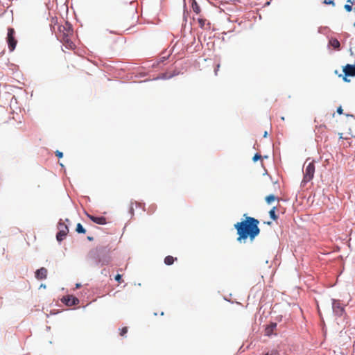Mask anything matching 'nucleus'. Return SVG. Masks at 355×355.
Instances as JSON below:
<instances>
[{
    "mask_svg": "<svg viewBox=\"0 0 355 355\" xmlns=\"http://www.w3.org/2000/svg\"><path fill=\"white\" fill-rule=\"evenodd\" d=\"M243 217L244 220L234 225L238 235L236 240L239 243H245L246 240L249 239L252 242L260 233L259 221L246 214H244Z\"/></svg>",
    "mask_w": 355,
    "mask_h": 355,
    "instance_id": "nucleus-1",
    "label": "nucleus"
},
{
    "mask_svg": "<svg viewBox=\"0 0 355 355\" xmlns=\"http://www.w3.org/2000/svg\"><path fill=\"white\" fill-rule=\"evenodd\" d=\"M55 35L58 39L60 40L67 49H75L76 45L72 41L73 31L71 25L69 22L64 21L63 24H58Z\"/></svg>",
    "mask_w": 355,
    "mask_h": 355,
    "instance_id": "nucleus-2",
    "label": "nucleus"
},
{
    "mask_svg": "<svg viewBox=\"0 0 355 355\" xmlns=\"http://www.w3.org/2000/svg\"><path fill=\"white\" fill-rule=\"evenodd\" d=\"M308 159L305 162V171L304 172V178L302 182L304 183L310 182L314 177L315 164L314 161L307 163Z\"/></svg>",
    "mask_w": 355,
    "mask_h": 355,
    "instance_id": "nucleus-3",
    "label": "nucleus"
},
{
    "mask_svg": "<svg viewBox=\"0 0 355 355\" xmlns=\"http://www.w3.org/2000/svg\"><path fill=\"white\" fill-rule=\"evenodd\" d=\"M343 71L344 74H339L338 76L342 77L344 82L349 83L350 80L348 79V77H355V64H347L343 67Z\"/></svg>",
    "mask_w": 355,
    "mask_h": 355,
    "instance_id": "nucleus-4",
    "label": "nucleus"
},
{
    "mask_svg": "<svg viewBox=\"0 0 355 355\" xmlns=\"http://www.w3.org/2000/svg\"><path fill=\"white\" fill-rule=\"evenodd\" d=\"M58 232L56 235L57 240L60 242L63 241L67 234L69 233V228L66 224H64L62 220H60L58 225Z\"/></svg>",
    "mask_w": 355,
    "mask_h": 355,
    "instance_id": "nucleus-5",
    "label": "nucleus"
},
{
    "mask_svg": "<svg viewBox=\"0 0 355 355\" xmlns=\"http://www.w3.org/2000/svg\"><path fill=\"white\" fill-rule=\"evenodd\" d=\"M15 31L13 28H8L7 42L10 51H13L16 47L17 40L15 37Z\"/></svg>",
    "mask_w": 355,
    "mask_h": 355,
    "instance_id": "nucleus-6",
    "label": "nucleus"
},
{
    "mask_svg": "<svg viewBox=\"0 0 355 355\" xmlns=\"http://www.w3.org/2000/svg\"><path fill=\"white\" fill-rule=\"evenodd\" d=\"M62 301L69 306L76 305L79 303V300L73 295H67L62 298Z\"/></svg>",
    "mask_w": 355,
    "mask_h": 355,
    "instance_id": "nucleus-7",
    "label": "nucleus"
},
{
    "mask_svg": "<svg viewBox=\"0 0 355 355\" xmlns=\"http://www.w3.org/2000/svg\"><path fill=\"white\" fill-rule=\"evenodd\" d=\"M87 216L94 223L99 225H105L107 223V220L103 216L96 217L89 214H87Z\"/></svg>",
    "mask_w": 355,
    "mask_h": 355,
    "instance_id": "nucleus-8",
    "label": "nucleus"
},
{
    "mask_svg": "<svg viewBox=\"0 0 355 355\" xmlns=\"http://www.w3.org/2000/svg\"><path fill=\"white\" fill-rule=\"evenodd\" d=\"M47 276L46 268L42 267L35 271V277L38 279H44Z\"/></svg>",
    "mask_w": 355,
    "mask_h": 355,
    "instance_id": "nucleus-9",
    "label": "nucleus"
},
{
    "mask_svg": "<svg viewBox=\"0 0 355 355\" xmlns=\"http://www.w3.org/2000/svg\"><path fill=\"white\" fill-rule=\"evenodd\" d=\"M334 312L338 315H342L344 309L340 306L338 304L334 303L333 304Z\"/></svg>",
    "mask_w": 355,
    "mask_h": 355,
    "instance_id": "nucleus-10",
    "label": "nucleus"
},
{
    "mask_svg": "<svg viewBox=\"0 0 355 355\" xmlns=\"http://www.w3.org/2000/svg\"><path fill=\"white\" fill-rule=\"evenodd\" d=\"M329 44L334 49H336V50H339L340 49V42L337 39H336V38L330 39L329 40Z\"/></svg>",
    "mask_w": 355,
    "mask_h": 355,
    "instance_id": "nucleus-11",
    "label": "nucleus"
},
{
    "mask_svg": "<svg viewBox=\"0 0 355 355\" xmlns=\"http://www.w3.org/2000/svg\"><path fill=\"white\" fill-rule=\"evenodd\" d=\"M176 259L177 258H174L172 256H166L164 259V263L168 266L172 265Z\"/></svg>",
    "mask_w": 355,
    "mask_h": 355,
    "instance_id": "nucleus-12",
    "label": "nucleus"
},
{
    "mask_svg": "<svg viewBox=\"0 0 355 355\" xmlns=\"http://www.w3.org/2000/svg\"><path fill=\"white\" fill-rule=\"evenodd\" d=\"M276 209H277V207H273L269 211V215H270V217L273 220H277V218H278V216L276 214L275 211H276Z\"/></svg>",
    "mask_w": 355,
    "mask_h": 355,
    "instance_id": "nucleus-13",
    "label": "nucleus"
},
{
    "mask_svg": "<svg viewBox=\"0 0 355 355\" xmlns=\"http://www.w3.org/2000/svg\"><path fill=\"white\" fill-rule=\"evenodd\" d=\"M192 9L193 12H195L196 14H199L200 12V8L198 3L196 1H193L191 5Z\"/></svg>",
    "mask_w": 355,
    "mask_h": 355,
    "instance_id": "nucleus-14",
    "label": "nucleus"
},
{
    "mask_svg": "<svg viewBox=\"0 0 355 355\" xmlns=\"http://www.w3.org/2000/svg\"><path fill=\"white\" fill-rule=\"evenodd\" d=\"M347 3L345 5L344 8L347 12H351L352 10V5L354 1L352 0H347Z\"/></svg>",
    "mask_w": 355,
    "mask_h": 355,
    "instance_id": "nucleus-15",
    "label": "nucleus"
},
{
    "mask_svg": "<svg viewBox=\"0 0 355 355\" xmlns=\"http://www.w3.org/2000/svg\"><path fill=\"white\" fill-rule=\"evenodd\" d=\"M276 200H278V198L272 194L266 197V201L268 204H271L273 201Z\"/></svg>",
    "mask_w": 355,
    "mask_h": 355,
    "instance_id": "nucleus-16",
    "label": "nucleus"
},
{
    "mask_svg": "<svg viewBox=\"0 0 355 355\" xmlns=\"http://www.w3.org/2000/svg\"><path fill=\"white\" fill-rule=\"evenodd\" d=\"M76 231L78 234H85L86 232L85 229L83 227V225L80 223L77 224Z\"/></svg>",
    "mask_w": 355,
    "mask_h": 355,
    "instance_id": "nucleus-17",
    "label": "nucleus"
},
{
    "mask_svg": "<svg viewBox=\"0 0 355 355\" xmlns=\"http://www.w3.org/2000/svg\"><path fill=\"white\" fill-rule=\"evenodd\" d=\"M156 209H157L156 205H155V204L150 205L148 208L147 213L148 214H153L156 211Z\"/></svg>",
    "mask_w": 355,
    "mask_h": 355,
    "instance_id": "nucleus-18",
    "label": "nucleus"
},
{
    "mask_svg": "<svg viewBox=\"0 0 355 355\" xmlns=\"http://www.w3.org/2000/svg\"><path fill=\"white\" fill-rule=\"evenodd\" d=\"M277 327V324L274 323L272 324L270 327H268L266 329V334L267 335H270V334H272L273 329L275 328H276Z\"/></svg>",
    "mask_w": 355,
    "mask_h": 355,
    "instance_id": "nucleus-19",
    "label": "nucleus"
},
{
    "mask_svg": "<svg viewBox=\"0 0 355 355\" xmlns=\"http://www.w3.org/2000/svg\"><path fill=\"white\" fill-rule=\"evenodd\" d=\"M127 332H128V327H125L120 329L119 334L121 336H124L125 335V334H127Z\"/></svg>",
    "mask_w": 355,
    "mask_h": 355,
    "instance_id": "nucleus-20",
    "label": "nucleus"
},
{
    "mask_svg": "<svg viewBox=\"0 0 355 355\" xmlns=\"http://www.w3.org/2000/svg\"><path fill=\"white\" fill-rule=\"evenodd\" d=\"M198 24H199L200 27H201V28H204L205 24V22H206V19L199 18V19H198Z\"/></svg>",
    "mask_w": 355,
    "mask_h": 355,
    "instance_id": "nucleus-21",
    "label": "nucleus"
},
{
    "mask_svg": "<svg viewBox=\"0 0 355 355\" xmlns=\"http://www.w3.org/2000/svg\"><path fill=\"white\" fill-rule=\"evenodd\" d=\"M323 3L324 4H330V5H332L333 6H335V5H336L334 0H324Z\"/></svg>",
    "mask_w": 355,
    "mask_h": 355,
    "instance_id": "nucleus-22",
    "label": "nucleus"
},
{
    "mask_svg": "<svg viewBox=\"0 0 355 355\" xmlns=\"http://www.w3.org/2000/svg\"><path fill=\"white\" fill-rule=\"evenodd\" d=\"M261 156L259 154H255L253 157L252 159L254 162H257V160L260 159Z\"/></svg>",
    "mask_w": 355,
    "mask_h": 355,
    "instance_id": "nucleus-23",
    "label": "nucleus"
},
{
    "mask_svg": "<svg viewBox=\"0 0 355 355\" xmlns=\"http://www.w3.org/2000/svg\"><path fill=\"white\" fill-rule=\"evenodd\" d=\"M121 275L118 274L115 276V280L120 283L121 282Z\"/></svg>",
    "mask_w": 355,
    "mask_h": 355,
    "instance_id": "nucleus-24",
    "label": "nucleus"
},
{
    "mask_svg": "<svg viewBox=\"0 0 355 355\" xmlns=\"http://www.w3.org/2000/svg\"><path fill=\"white\" fill-rule=\"evenodd\" d=\"M220 64H218L214 69V73H215V75L216 76L218 74V71H219V69H220Z\"/></svg>",
    "mask_w": 355,
    "mask_h": 355,
    "instance_id": "nucleus-25",
    "label": "nucleus"
},
{
    "mask_svg": "<svg viewBox=\"0 0 355 355\" xmlns=\"http://www.w3.org/2000/svg\"><path fill=\"white\" fill-rule=\"evenodd\" d=\"M55 155H56L57 157H58L59 158H61V157H62V156H63V153H62V152H60L59 150H57V151L55 152Z\"/></svg>",
    "mask_w": 355,
    "mask_h": 355,
    "instance_id": "nucleus-26",
    "label": "nucleus"
},
{
    "mask_svg": "<svg viewBox=\"0 0 355 355\" xmlns=\"http://www.w3.org/2000/svg\"><path fill=\"white\" fill-rule=\"evenodd\" d=\"M343 112V110L342 107L341 106L338 107V109H337V112L339 114H342Z\"/></svg>",
    "mask_w": 355,
    "mask_h": 355,
    "instance_id": "nucleus-27",
    "label": "nucleus"
},
{
    "mask_svg": "<svg viewBox=\"0 0 355 355\" xmlns=\"http://www.w3.org/2000/svg\"><path fill=\"white\" fill-rule=\"evenodd\" d=\"M87 239L91 241H93L94 238L92 236H87Z\"/></svg>",
    "mask_w": 355,
    "mask_h": 355,
    "instance_id": "nucleus-28",
    "label": "nucleus"
},
{
    "mask_svg": "<svg viewBox=\"0 0 355 355\" xmlns=\"http://www.w3.org/2000/svg\"><path fill=\"white\" fill-rule=\"evenodd\" d=\"M267 135H268V132L266 131L263 134V137H267Z\"/></svg>",
    "mask_w": 355,
    "mask_h": 355,
    "instance_id": "nucleus-29",
    "label": "nucleus"
},
{
    "mask_svg": "<svg viewBox=\"0 0 355 355\" xmlns=\"http://www.w3.org/2000/svg\"><path fill=\"white\" fill-rule=\"evenodd\" d=\"M80 284H76V288H80Z\"/></svg>",
    "mask_w": 355,
    "mask_h": 355,
    "instance_id": "nucleus-30",
    "label": "nucleus"
},
{
    "mask_svg": "<svg viewBox=\"0 0 355 355\" xmlns=\"http://www.w3.org/2000/svg\"><path fill=\"white\" fill-rule=\"evenodd\" d=\"M160 315H164V312H161Z\"/></svg>",
    "mask_w": 355,
    "mask_h": 355,
    "instance_id": "nucleus-31",
    "label": "nucleus"
},
{
    "mask_svg": "<svg viewBox=\"0 0 355 355\" xmlns=\"http://www.w3.org/2000/svg\"><path fill=\"white\" fill-rule=\"evenodd\" d=\"M265 355H268V354H265Z\"/></svg>",
    "mask_w": 355,
    "mask_h": 355,
    "instance_id": "nucleus-32",
    "label": "nucleus"
}]
</instances>
